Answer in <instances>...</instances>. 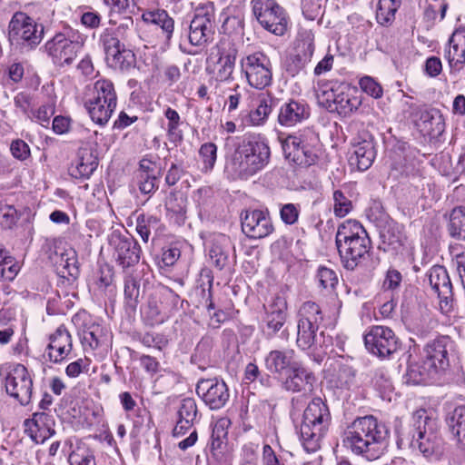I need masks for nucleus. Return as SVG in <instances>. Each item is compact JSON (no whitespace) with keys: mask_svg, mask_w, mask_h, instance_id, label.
Returning <instances> with one entry per match:
<instances>
[{"mask_svg":"<svg viewBox=\"0 0 465 465\" xmlns=\"http://www.w3.org/2000/svg\"><path fill=\"white\" fill-rule=\"evenodd\" d=\"M397 447L419 451L424 458L439 460L444 453L442 439L434 419L425 410H419L412 415L411 423L398 431Z\"/></svg>","mask_w":465,"mask_h":465,"instance_id":"nucleus-1","label":"nucleus"},{"mask_svg":"<svg viewBox=\"0 0 465 465\" xmlns=\"http://www.w3.org/2000/svg\"><path fill=\"white\" fill-rule=\"evenodd\" d=\"M389 430L372 415L356 418L345 430L342 442L353 454L368 460L379 459L384 451Z\"/></svg>","mask_w":465,"mask_h":465,"instance_id":"nucleus-2","label":"nucleus"},{"mask_svg":"<svg viewBox=\"0 0 465 465\" xmlns=\"http://www.w3.org/2000/svg\"><path fill=\"white\" fill-rule=\"evenodd\" d=\"M134 21L128 18L115 28H105L100 34L99 45L104 53L106 64L114 70L128 71L135 65V54L129 48Z\"/></svg>","mask_w":465,"mask_h":465,"instance_id":"nucleus-3","label":"nucleus"},{"mask_svg":"<svg viewBox=\"0 0 465 465\" xmlns=\"http://www.w3.org/2000/svg\"><path fill=\"white\" fill-rule=\"evenodd\" d=\"M270 155V147L263 139L249 135L235 150L227 168L235 178L247 180L268 164Z\"/></svg>","mask_w":465,"mask_h":465,"instance_id":"nucleus-4","label":"nucleus"},{"mask_svg":"<svg viewBox=\"0 0 465 465\" xmlns=\"http://www.w3.org/2000/svg\"><path fill=\"white\" fill-rule=\"evenodd\" d=\"M336 246L343 266L354 270L371 249L366 230L357 221L349 220L338 227Z\"/></svg>","mask_w":465,"mask_h":465,"instance_id":"nucleus-5","label":"nucleus"},{"mask_svg":"<svg viewBox=\"0 0 465 465\" xmlns=\"http://www.w3.org/2000/svg\"><path fill=\"white\" fill-rule=\"evenodd\" d=\"M331 423V413L327 404L320 398H313L302 416L300 440L307 452L320 449L321 440Z\"/></svg>","mask_w":465,"mask_h":465,"instance_id":"nucleus-6","label":"nucleus"},{"mask_svg":"<svg viewBox=\"0 0 465 465\" xmlns=\"http://www.w3.org/2000/svg\"><path fill=\"white\" fill-rule=\"evenodd\" d=\"M280 141L285 159L300 166L315 164L322 152L319 135L310 128L280 137Z\"/></svg>","mask_w":465,"mask_h":465,"instance_id":"nucleus-7","label":"nucleus"},{"mask_svg":"<svg viewBox=\"0 0 465 465\" xmlns=\"http://www.w3.org/2000/svg\"><path fill=\"white\" fill-rule=\"evenodd\" d=\"M85 40L84 35L67 26L48 40L45 47L54 64L58 66L71 65L83 48Z\"/></svg>","mask_w":465,"mask_h":465,"instance_id":"nucleus-8","label":"nucleus"},{"mask_svg":"<svg viewBox=\"0 0 465 465\" xmlns=\"http://www.w3.org/2000/svg\"><path fill=\"white\" fill-rule=\"evenodd\" d=\"M116 104L114 84L110 80L101 79L94 83L93 96L84 105L93 122L104 125L115 110Z\"/></svg>","mask_w":465,"mask_h":465,"instance_id":"nucleus-9","label":"nucleus"},{"mask_svg":"<svg viewBox=\"0 0 465 465\" xmlns=\"http://www.w3.org/2000/svg\"><path fill=\"white\" fill-rule=\"evenodd\" d=\"M240 71L247 84L257 90H263L272 82V64L262 51L245 54L239 61Z\"/></svg>","mask_w":465,"mask_h":465,"instance_id":"nucleus-10","label":"nucleus"},{"mask_svg":"<svg viewBox=\"0 0 465 465\" xmlns=\"http://www.w3.org/2000/svg\"><path fill=\"white\" fill-rule=\"evenodd\" d=\"M8 38L12 45L33 49L44 38V26L26 13L15 12L8 25Z\"/></svg>","mask_w":465,"mask_h":465,"instance_id":"nucleus-11","label":"nucleus"},{"mask_svg":"<svg viewBox=\"0 0 465 465\" xmlns=\"http://www.w3.org/2000/svg\"><path fill=\"white\" fill-rule=\"evenodd\" d=\"M315 51L314 34L309 29H300L293 43L292 51L286 56L283 68L294 77L304 71L312 62Z\"/></svg>","mask_w":465,"mask_h":465,"instance_id":"nucleus-12","label":"nucleus"},{"mask_svg":"<svg viewBox=\"0 0 465 465\" xmlns=\"http://www.w3.org/2000/svg\"><path fill=\"white\" fill-rule=\"evenodd\" d=\"M252 6L256 20L265 30L279 36L285 34L286 13L275 0H252Z\"/></svg>","mask_w":465,"mask_h":465,"instance_id":"nucleus-13","label":"nucleus"},{"mask_svg":"<svg viewBox=\"0 0 465 465\" xmlns=\"http://www.w3.org/2000/svg\"><path fill=\"white\" fill-rule=\"evenodd\" d=\"M215 28V11L209 3L196 9L189 25L188 39L192 45L203 46L213 39Z\"/></svg>","mask_w":465,"mask_h":465,"instance_id":"nucleus-14","label":"nucleus"},{"mask_svg":"<svg viewBox=\"0 0 465 465\" xmlns=\"http://www.w3.org/2000/svg\"><path fill=\"white\" fill-rule=\"evenodd\" d=\"M109 244L113 250L114 259L124 271H127L139 262L142 249L132 235L113 232L109 237Z\"/></svg>","mask_w":465,"mask_h":465,"instance_id":"nucleus-15","label":"nucleus"},{"mask_svg":"<svg viewBox=\"0 0 465 465\" xmlns=\"http://www.w3.org/2000/svg\"><path fill=\"white\" fill-rule=\"evenodd\" d=\"M5 386L6 392L22 405H27L31 401L33 380L24 365L16 363L10 367L5 379Z\"/></svg>","mask_w":465,"mask_h":465,"instance_id":"nucleus-16","label":"nucleus"},{"mask_svg":"<svg viewBox=\"0 0 465 465\" xmlns=\"http://www.w3.org/2000/svg\"><path fill=\"white\" fill-rule=\"evenodd\" d=\"M364 343L371 353L380 358L391 356L399 347L398 338L394 331L381 325L371 327L364 335Z\"/></svg>","mask_w":465,"mask_h":465,"instance_id":"nucleus-17","label":"nucleus"},{"mask_svg":"<svg viewBox=\"0 0 465 465\" xmlns=\"http://www.w3.org/2000/svg\"><path fill=\"white\" fill-rule=\"evenodd\" d=\"M48 344L45 350L44 358L54 364H60L67 360L73 351V339L64 325H60L48 337Z\"/></svg>","mask_w":465,"mask_h":465,"instance_id":"nucleus-18","label":"nucleus"},{"mask_svg":"<svg viewBox=\"0 0 465 465\" xmlns=\"http://www.w3.org/2000/svg\"><path fill=\"white\" fill-rule=\"evenodd\" d=\"M196 392L211 410H220L230 398L227 384L223 380L203 379L198 381Z\"/></svg>","mask_w":465,"mask_h":465,"instance_id":"nucleus-19","label":"nucleus"},{"mask_svg":"<svg viewBox=\"0 0 465 465\" xmlns=\"http://www.w3.org/2000/svg\"><path fill=\"white\" fill-rule=\"evenodd\" d=\"M316 377L312 371L301 362L289 371L281 379L282 388L289 392L309 395L313 391Z\"/></svg>","mask_w":465,"mask_h":465,"instance_id":"nucleus-20","label":"nucleus"},{"mask_svg":"<svg viewBox=\"0 0 465 465\" xmlns=\"http://www.w3.org/2000/svg\"><path fill=\"white\" fill-rule=\"evenodd\" d=\"M54 415L46 411H37L32 418L24 421L25 433L36 444H43L55 434Z\"/></svg>","mask_w":465,"mask_h":465,"instance_id":"nucleus-21","label":"nucleus"},{"mask_svg":"<svg viewBox=\"0 0 465 465\" xmlns=\"http://www.w3.org/2000/svg\"><path fill=\"white\" fill-rule=\"evenodd\" d=\"M264 316L262 319L264 334L271 338L274 336L285 324L287 318V302L282 295L275 297L264 305Z\"/></svg>","mask_w":465,"mask_h":465,"instance_id":"nucleus-22","label":"nucleus"},{"mask_svg":"<svg viewBox=\"0 0 465 465\" xmlns=\"http://www.w3.org/2000/svg\"><path fill=\"white\" fill-rule=\"evenodd\" d=\"M242 230L251 239H262L272 232L273 226L267 213L252 210L242 215Z\"/></svg>","mask_w":465,"mask_h":465,"instance_id":"nucleus-23","label":"nucleus"},{"mask_svg":"<svg viewBox=\"0 0 465 465\" xmlns=\"http://www.w3.org/2000/svg\"><path fill=\"white\" fill-rule=\"evenodd\" d=\"M297 363L292 349L272 350L264 357L266 370L280 380Z\"/></svg>","mask_w":465,"mask_h":465,"instance_id":"nucleus-24","label":"nucleus"},{"mask_svg":"<svg viewBox=\"0 0 465 465\" xmlns=\"http://www.w3.org/2000/svg\"><path fill=\"white\" fill-rule=\"evenodd\" d=\"M452 341L448 336H441L428 343L425 347V361H430L438 374L450 365L449 351L452 349Z\"/></svg>","mask_w":465,"mask_h":465,"instance_id":"nucleus-25","label":"nucleus"},{"mask_svg":"<svg viewBox=\"0 0 465 465\" xmlns=\"http://www.w3.org/2000/svg\"><path fill=\"white\" fill-rule=\"evenodd\" d=\"M310 107L303 100H289L279 110L278 122L282 126L292 127L308 119Z\"/></svg>","mask_w":465,"mask_h":465,"instance_id":"nucleus-26","label":"nucleus"},{"mask_svg":"<svg viewBox=\"0 0 465 465\" xmlns=\"http://www.w3.org/2000/svg\"><path fill=\"white\" fill-rule=\"evenodd\" d=\"M98 166L95 151L91 147H82L77 152L75 162L71 165L70 174L76 179H88Z\"/></svg>","mask_w":465,"mask_h":465,"instance_id":"nucleus-27","label":"nucleus"},{"mask_svg":"<svg viewBox=\"0 0 465 465\" xmlns=\"http://www.w3.org/2000/svg\"><path fill=\"white\" fill-rule=\"evenodd\" d=\"M430 361L424 359L420 361L411 362L403 376L404 382L408 385H423L432 382L439 375L436 369L431 367Z\"/></svg>","mask_w":465,"mask_h":465,"instance_id":"nucleus-28","label":"nucleus"},{"mask_svg":"<svg viewBox=\"0 0 465 465\" xmlns=\"http://www.w3.org/2000/svg\"><path fill=\"white\" fill-rule=\"evenodd\" d=\"M142 19L145 24L160 28L164 43L170 45L174 32V20L164 9H147L143 12Z\"/></svg>","mask_w":465,"mask_h":465,"instance_id":"nucleus-29","label":"nucleus"},{"mask_svg":"<svg viewBox=\"0 0 465 465\" xmlns=\"http://www.w3.org/2000/svg\"><path fill=\"white\" fill-rule=\"evenodd\" d=\"M231 247L232 242L227 235L218 233L212 237L209 256L218 270L221 271L228 265Z\"/></svg>","mask_w":465,"mask_h":465,"instance_id":"nucleus-30","label":"nucleus"},{"mask_svg":"<svg viewBox=\"0 0 465 465\" xmlns=\"http://www.w3.org/2000/svg\"><path fill=\"white\" fill-rule=\"evenodd\" d=\"M431 289L441 300H448L452 295V284L445 267L432 266L427 273Z\"/></svg>","mask_w":465,"mask_h":465,"instance_id":"nucleus-31","label":"nucleus"},{"mask_svg":"<svg viewBox=\"0 0 465 465\" xmlns=\"http://www.w3.org/2000/svg\"><path fill=\"white\" fill-rule=\"evenodd\" d=\"M446 424L456 440L457 447L465 453V405L457 406L450 412Z\"/></svg>","mask_w":465,"mask_h":465,"instance_id":"nucleus-32","label":"nucleus"},{"mask_svg":"<svg viewBox=\"0 0 465 465\" xmlns=\"http://www.w3.org/2000/svg\"><path fill=\"white\" fill-rule=\"evenodd\" d=\"M445 58L451 69L459 70L465 63V32L455 31L451 35L449 48L445 50Z\"/></svg>","mask_w":465,"mask_h":465,"instance_id":"nucleus-33","label":"nucleus"},{"mask_svg":"<svg viewBox=\"0 0 465 465\" xmlns=\"http://www.w3.org/2000/svg\"><path fill=\"white\" fill-rule=\"evenodd\" d=\"M376 157V151L372 141L363 140L354 146L353 154L350 157L351 165H356L358 170L369 169Z\"/></svg>","mask_w":465,"mask_h":465,"instance_id":"nucleus-34","label":"nucleus"},{"mask_svg":"<svg viewBox=\"0 0 465 465\" xmlns=\"http://www.w3.org/2000/svg\"><path fill=\"white\" fill-rule=\"evenodd\" d=\"M163 229L161 219L156 215L141 213L136 217V232L143 242H148L151 235H160Z\"/></svg>","mask_w":465,"mask_h":465,"instance_id":"nucleus-35","label":"nucleus"},{"mask_svg":"<svg viewBox=\"0 0 465 465\" xmlns=\"http://www.w3.org/2000/svg\"><path fill=\"white\" fill-rule=\"evenodd\" d=\"M236 51L221 52L220 56L213 66L214 77L220 82H231L233 80Z\"/></svg>","mask_w":465,"mask_h":465,"instance_id":"nucleus-36","label":"nucleus"},{"mask_svg":"<svg viewBox=\"0 0 465 465\" xmlns=\"http://www.w3.org/2000/svg\"><path fill=\"white\" fill-rule=\"evenodd\" d=\"M155 294L160 301L163 313L167 319L177 312L184 302L176 292L167 286H162Z\"/></svg>","mask_w":465,"mask_h":465,"instance_id":"nucleus-37","label":"nucleus"},{"mask_svg":"<svg viewBox=\"0 0 465 465\" xmlns=\"http://www.w3.org/2000/svg\"><path fill=\"white\" fill-rule=\"evenodd\" d=\"M273 100L271 97H262L259 104L254 110L249 112L246 117L242 119L243 124L261 125L262 124L272 111Z\"/></svg>","mask_w":465,"mask_h":465,"instance_id":"nucleus-38","label":"nucleus"},{"mask_svg":"<svg viewBox=\"0 0 465 465\" xmlns=\"http://www.w3.org/2000/svg\"><path fill=\"white\" fill-rule=\"evenodd\" d=\"M58 263V273L64 278L76 279L79 275V266L76 252L73 249L61 253Z\"/></svg>","mask_w":465,"mask_h":465,"instance_id":"nucleus-39","label":"nucleus"},{"mask_svg":"<svg viewBox=\"0 0 465 465\" xmlns=\"http://www.w3.org/2000/svg\"><path fill=\"white\" fill-rule=\"evenodd\" d=\"M345 89H348V85L342 84H325L317 91L318 101L328 111L332 112L341 92Z\"/></svg>","mask_w":465,"mask_h":465,"instance_id":"nucleus-40","label":"nucleus"},{"mask_svg":"<svg viewBox=\"0 0 465 465\" xmlns=\"http://www.w3.org/2000/svg\"><path fill=\"white\" fill-rule=\"evenodd\" d=\"M164 116L167 119L166 134L169 142L175 146L183 140V131L180 129L181 117L177 111L168 107L164 110Z\"/></svg>","mask_w":465,"mask_h":465,"instance_id":"nucleus-41","label":"nucleus"},{"mask_svg":"<svg viewBox=\"0 0 465 465\" xmlns=\"http://www.w3.org/2000/svg\"><path fill=\"white\" fill-rule=\"evenodd\" d=\"M55 97L48 96L37 109L32 110L28 119L43 127H48L50 119L55 113Z\"/></svg>","mask_w":465,"mask_h":465,"instance_id":"nucleus-42","label":"nucleus"},{"mask_svg":"<svg viewBox=\"0 0 465 465\" xmlns=\"http://www.w3.org/2000/svg\"><path fill=\"white\" fill-rule=\"evenodd\" d=\"M124 299L129 306H135L140 296V279L134 271H124Z\"/></svg>","mask_w":465,"mask_h":465,"instance_id":"nucleus-43","label":"nucleus"},{"mask_svg":"<svg viewBox=\"0 0 465 465\" xmlns=\"http://www.w3.org/2000/svg\"><path fill=\"white\" fill-rule=\"evenodd\" d=\"M323 320L320 306L313 302H305L298 312V323L320 326Z\"/></svg>","mask_w":465,"mask_h":465,"instance_id":"nucleus-44","label":"nucleus"},{"mask_svg":"<svg viewBox=\"0 0 465 465\" xmlns=\"http://www.w3.org/2000/svg\"><path fill=\"white\" fill-rule=\"evenodd\" d=\"M448 229L453 238L465 240V206L451 211Z\"/></svg>","mask_w":465,"mask_h":465,"instance_id":"nucleus-45","label":"nucleus"},{"mask_svg":"<svg viewBox=\"0 0 465 465\" xmlns=\"http://www.w3.org/2000/svg\"><path fill=\"white\" fill-rule=\"evenodd\" d=\"M143 315L151 325L160 324L167 320L163 313L160 301L155 292L150 296L146 306L143 310Z\"/></svg>","mask_w":465,"mask_h":465,"instance_id":"nucleus-46","label":"nucleus"},{"mask_svg":"<svg viewBox=\"0 0 465 465\" xmlns=\"http://www.w3.org/2000/svg\"><path fill=\"white\" fill-rule=\"evenodd\" d=\"M361 104V101L359 97L353 96L345 93V90H342L332 108V112H336L338 114L345 117L356 111Z\"/></svg>","mask_w":465,"mask_h":465,"instance_id":"nucleus-47","label":"nucleus"},{"mask_svg":"<svg viewBox=\"0 0 465 465\" xmlns=\"http://www.w3.org/2000/svg\"><path fill=\"white\" fill-rule=\"evenodd\" d=\"M297 329L296 343L299 348L307 350L315 344L317 331L319 330L318 326L298 323Z\"/></svg>","mask_w":465,"mask_h":465,"instance_id":"nucleus-48","label":"nucleus"},{"mask_svg":"<svg viewBox=\"0 0 465 465\" xmlns=\"http://www.w3.org/2000/svg\"><path fill=\"white\" fill-rule=\"evenodd\" d=\"M19 267L14 258L0 246V281H13L17 275Z\"/></svg>","mask_w":465,"mask_h":465,"instance_id":"nucleus-49","label":"nucleus"},{"mask_svg":"<svg viewBox=\"0 0 465 465\" xmlns=\"http://www.w3.org/2000/svg\"><path fill=\"white\" fill-rule=\"evenodd\" d=\"M167 215L177 224H183L185 220V205L183 199H178L175 195L171 194L165 203Z\"/></svg>","mask_w":465,"mask_h":465,"instance_id":"nucleus-50","label":"nucleus"},{"mask_svg":"<svg viewBox=\"0 0 465 465\" xmlns=\"http://www.w3.org/2000/svg\"><path fill=\"white\" fill-rule=\"evenodd\" d=\"M104 333L100 325H92L83 331L81 342L84 350L89 348L92 351L97 349L103 342Z\"/></svg>","mask_w":465,"mask_h":465,"instance_id":"nucleus-51","label":"nucleus"},{"mask_svg":"<svg viewBox=\"0 0 465 465\" xmlns=\"http://www.w3.org/2000/svg\"><path fill=\"white\" fill-rule=\"evenodd\" d=\"M70 465H96L93 451L85 444H78L69 454Z\"/></svg>","mask_w":465,"mask_h":465,"instance_id":"nucleus-52","label":"nucleus"},{"mask_svg":"<svg viewBox=\"0 0 465 465\" xmlns=\"http://www.w3.org/2000/svg\"><path fill=\"white\" fill-rule=\"evenodd\" d=\"M199 155L203 162V170L210 172L214 167L217 159V146L213 143H205L201 145Z\"/></svg>","mask_w":465,"mask_h":465,"instance_id":"nucleus-53","label":"nucleus"},{"mask_svg":"<svg viewBox=\"0 0 465 465\" xmlns=\"http://www.w3.org/2000/svg\"><path fill=\"white\" fill-rule=\"evenodd\" d=\"M139 341L145 347L163 351L168 345V339L163 333L145 332L138 335Z\"/></svg>","mask_w":465,"mask_h":465,"instance_id":"nucleus-54","label":"nucleus"},{"mask_svg":"<svg viewBox=\"0 0 465 465\" xmlns=\"http://www.w3.org/2000/svg\"><path fill=\"white\" fill-rule=\"evenodd\" d=\"M401 0H379L377 9V18L382 20L381 23L390 22L400 6Z\"/></svg>","mask_w":465,"mask_h":465,"instance_id":"nucleus-55","label":"nucleus"},{"mask_svg":"<svg viewBox=\"0 0 465 465\" xmlns=\"http://www.w3.org/2000/svg\"><path fill=\"white\" fill-rule=\"evenodd\" d=\"M333 212L338 217L346 216L352 209L351 201L341 191L333 192Z\"/></svg>","mask_w":465,"mask_h":465,"instance_id":"nucleus-56","label":"nucleus"},{"mask_svg":"<svg viewBox=\"0 0 465 465\" xmlns=\"http://www.w3.org/2000/svg\"><path fill=\"white\" fill-rule=\"evenodd\" d=\"M381 237L384 244L391 247L392 250L397 251L403 243V235L401 232L394 227L389 226L381 233Z\"/></svg>","mask_w":465,"mask_h":465,"instance_id":"nucleus-57","label":"nucleus"},{"mask_svg":"<svg viewBox=\"0 0 465 465\" xmlns=\"http://www.w3.org/2000/svg\"><path fill=\"white\" fill-rule=\"evenodd\" d=\"M197 405L193 398H185L181 401L178 410V418L181 420L194 422L197 416Z\"/></svg>","mask_w":465,"mask_h":465,"instance_id":"nucleus-58","label":"nucleus"},{"mask_svg":"<svg viewBox=\"0 0 465 465\" xmlns=\"http://www.w3.org/2000/svg\"><path fill=\"white\" fill-rule=\"evenodd\" d=\"M319 286L322 289L332 290L338 282L336 272L327 267H320L316 275Z\"/></svg>","mask_w":465,"mask_h":465,"instance_id":"nucleus-59","label":"nucleus"},{"mask_svg":"<svg viewBox=\"0 0 465 465\" xmlns=\"http://www.w3.org/2000/svg\"><path fill=\"white\" fill-rule=\"evenodd\" d=\"M360 87L368 95L373 98H381L383 94L381 84L371 76H363L359 81Z\"/></svg>","mask_w":465,"mask_h":465,"instance_id":"nucleus-60","label":"nucleus"},{"mask_svg":"<svg viewBox=\"0 0 465 465\" xmlns=\"http://www.w3.org/2000/svg\"><path fill=\"white\" fill-rule=\"evenodd\" d=\"M14 104L26 118L29 117L34 105L33 96L30 94L26 92L18 93L14 98Z\"/></svg>","mask_w":465,"mask_h":465,"instance_id":"nucleus-61","label":"nucleus"},{"mask_svg":"<svg viewBox=\"0 0 465 465\" xmlns=\"http://www.w3.org/2000/svg\"><path fill=\"white\" fill-rule=\"evenodd\" d=\"M280 215L285 224H294L300 215V206L294 203H285L280 209Z\"/></svg>","mask_w":465,"mask_h":465,"instance_id":"nucleus-62","label":"nucleus"},{"mask_svg":"<svg viewBox=\"0 0 465 465\" xmlns=\"http://www.w3.org/2000/svg\"><path fill=\"white\" fill-rule=\"evenodd\" d=\"M139 191L143 194H151L158 188V176H138L136 175Z\"/></svg>","mask_w":465,"mask_h":465,"instance_id":"nucleus-63","label":"nucleus"},{"mask_svg":"<svg viewBox=\"0 0 465 465\" xmlns=\"http://www.w3.org/2000/svg\"><path fill=\"white\" fill-rule=\"evenodd\" d=\"M239 465H258L257 446L252 443L243 445Z\"/></svg>","mask_w":465,"mask_h":465,"instance_id":"nucleus-64","label":"nucleus"}]
</instances>
